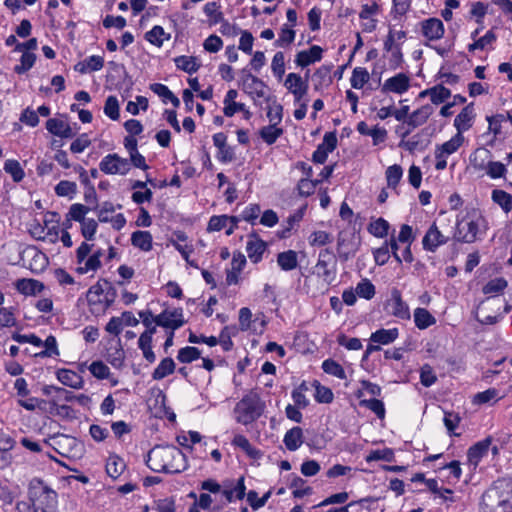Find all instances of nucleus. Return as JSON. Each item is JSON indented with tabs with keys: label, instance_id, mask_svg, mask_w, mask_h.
Returning a JSON list of instances; mask_svg holds the SVG:
<instances>
[{
	"label": "nucleus",
	"instance_id": "obj_51",
	"mask_svg": "<svg viewBox=\"0 0 512 512\" xmlns=\"http://www.w3.org/2000/svg\"><path fill=\"white\" fill-rule=\"evenodd\" d=\"M245 490H246V487L244 484V478L241 477L238 479V482L234 488L225 489V490H223L222 494L228 502H232L234 497L239 500L243 499L245 496Z\"/></svg>",
	"mask_w": 512,
	"mask_h": 512
},
{
	"label": "nucleus",
	"instance_id": "obj_46",
	"mask_svg": "<svg viewBox=\"0 0 512 512\" xmlns=\"http://www.w3.org/2000/svg\"><path fill=\"white\" fill-rule=\"evenodd\" d=\"M45 349L36 354V356L45 358V357H56L59 356L60 352L57 345V340L53 335H49L45 341H43V345Z\"/></svg>",
	"mask_w": 512,
	"mask_h": 512
},
{
	"label": "nucleus",
	"instance_id": "obj_54",
	"mask_svg": "<svg viewBox=\"0 0 512 512\" xmlns=\"http://www.w3.org/2000/svg\"><path fill=\"white\" fill-rule=\"evenodd\" d=\"M104 113L111 120H118L120 117L119 113V101L116 96H108L105 105H104Z\"/></svg>",
	"mask_w": 512,
	"mask_h": 512
},
{
	"label": "nucleus",
	"instance_id": "obj_31",
	"mask_svg": "<svg viewBox=\"0 0 512 512\" xmlns=\"http://www.w3.org/2000/svg\"><path fill=\"white\" fill-rule=\"evenodd\" d=\"M277 263L284 271L294 270L298 265L297 253L294 250H287L277 255Z\"/></svg>",
	"mask_w": 512,
	"mask_h": 512
},
{
	"label": "nucleus",
	"instance_id": "obj_8",
	"mask_svg": "<svg viewBox=\"0 0 512 512\" xmlns=\"http://www.w3.org/2000/svg\"><path fill=\"white\" fill-rule=\"evenodd\" d=\"M336 263V256L331 249L325 248L319 252L316 269L318 271V275L327 284H331L335 280Z\"/></svg>",
	"mask_w": 512,
	"mask_h": 512
},
{
	"label": "nucleus",
	"instance_id": "obj_16",
	"mask_svg": "<svg viewBox=\"0 0 512 512\" xmlns=\"http://www.w3.org/2000/svg\"><path fill=\"white\" fill-rule=\"evenodd\" d=\"M475 116L473 103L466 105L454 119V127L457 133L463 135L465 131L469 130L472 127Z\"/></svg>",
	"mask_w": 512,
	"mask_h": 512
},
{
	"label": "nucleus",
	"instance_id": "obj_48",
	"mask_svg": "<svg viewBox=\"0 0 512 512\" xmlns=\"http://www.w3.org/2000/svg\"><path fill=\"white\" fill-rule=\"evenodd\" d=\"M389 230V223L383 219L378 218L371 222L368 226V231L377 238H384L387 236Z\"/></svg>",
	"mask_w": 512,
	"mask_h": 512
},
{
	"label": "nucleus",
	"instance_id": "obj_57",
	"mask_svg": "<svg viewBox=\"0 0 512 512\" xmlns=\"http://www.w3.org/2000/svg\"><path fill=\"white\" fill-rule=\"evenodd\" d=\"M507 287V281L504 278H494L484 285L482 291L484 294L497 295Z\"/></svg>",
	"mask_w": 512,
	"mask_h": 512
},
{
	"label": "nucleus",
	"instance_id": "obj_39",
	"mask_svg": "<svg viewBox=\"0 0 512 512\" xmlns=\"http://www.w3.org/2000/svg\"><path fill=\"white\" fill-rule=\"evenodd\" d=\"M150 89L162 98L164 103L170 101L174 107H179L180 100L170 91V89L161 83H154L150 86Z\"/></svg>",
	"mask_w": 512,
	"mask_h": 512
},
{
	"label": "nucleus",
	"instance_id": "obj_15",
	"mask_svg": "<svg viewBox=\"0 0 512 512\" xmlns=\"http://www.w3.org/2000/svg\"><path fill=\"white\" fill-rule=\"evenodd\" d=\"M409 87L410 78L405 73H398L384 82L382 91L403 94L409 89Z\"/></svg>",
	"mask_w": 512,
	"mask_h": 512
},
{
	"label": "nucleus",
	"instance_id": "obj_1",
	"mask_svg": "<svg viewBox=\"0 0 512 512\" xmlns=\"http://www.w3.org/2000/svg\"><path fill=\"white\" fill-rule=\"evenodd\" d=\"M146 464L154 472L170 474L180 473L187 467L185 455L173 445L152 448L147 454Z\"/></svg>",
	"mask_w": 512,
	"mask_h": 512
},
{
	"label": "nucleus",
	"instance_id": "obj_12",
	"mask_svg": "<svg viewBox=\"0 0 512 512\" xmlns=\"http://www.w3.org/2000/svg\"><path fill=\"white\" fill-rule=\"evenodd\" d=\"M284 86L293 94L296 102H300L308 92V82L297 73H289Z\"/></svg>",
	"mask_w": 512,
	"mask_h": 512
},
{
	"label": "nucleus",
	"instance_id": "obj_34",
	"mask_svg": "<svg viewBox=\"0 0 512 512\" xmlns=\"http://www.w3.org/2000/svg\"><path fill=\"white\" fill-rule=\"evenodd\" d=\"M145 39L157 47H161L164 41L170 39V34L166 33L162 26L156 25L145 33Z\"/></svg>",
	"mask_w": 512,
	"mask_h": 512
},
{
	"label": "nucleus",
	"instance_id": "obj_60",
	"mask_svg": "<svg viewBox=\"0 0 512 512\" xmlns=\"http://www.w3.org/2000/svg\"><path fill=\"white\" fill-rule=\"evenodd\" d=\"M502 397L499 396V391L495 388H489L483 392H479L474 396L473 402L475 404H486L490 401H497Z\"/></svg>",
	"mask_w": 512,
	"mask_h": 512
},
{
	"label": "nucleus",
	"instance_id": "obj_14",
	"mask_svg": "<svg viewBox=\"0 0 512 512\" xmlns=\"http://www.w3.org/2000/svg\"><path fill=\"white\" fill-rule=\"evenodd\" d=\"M104 291L105 288L100 281L89 288L87 292V301L90 310L93 313H104L107 310L106 308H102V305H104Z\"/></svg>",
	"mask_w": 512,
	"mask_h": 512
},
{
	"label": "nucleus",
	"instance_id": "obj_62",
	"mask_svg": "<svg viewBox=\"0 0 512 512\" xmlns=\"http://www.w3.org/2000/svg\"><path fill=\"white\" fill-rule=\"evenodd\" d=\"M267 118L270 124L279 125L283 118V106L274 101L268 106Z\"/></svg>",
	"mask_w": 512,
	"mask_h": 512
},
{
	"label": "nucleus",
	"instance_id": "obj_58",
	"mask_svg": "<svg viewBox=\"0 0 512 512\" xmlns=\"http://www.w3.org/2000/svg\"><path fill=\"white\" fill-rule=\"evenodd\" d=\"M321 180H311L308 178H302L297 184V190L300 196L308 197L315 192L317 185Z\"/></svg>",
	"mask_w": 512,
	"mask_h": 512
},
{
	"label": "nucleus",
	"instance_id": "obj_33",
	"mask_svg": "<svg viewBox=\"0 0 512 512\" xmlns=\"http://www.w3.org/2000/svg\"><path fill=\"white\" fill-rule=\"evenodd\" d=\"M175 370V362L172 358L166 357L158 364L152 373L154 380H162L171 375Z\"/></svg>",
	"mask_w": 512,
	"mask_h": 512
},
{
	"label": "nucleus",
	"instance_id": "obj_28",
	"mask_svg": "<svg viewBox=\"0 0 512 512\" xmlns=\"http://www.w3.org/2000/svg\"><path fill=\"white\" fill-rule=\"evenodd\" d=\"M283 442L289 451L297 450L303 443L302 428L296 426L288 430L284 436Z\"/></svg>",
	"mask_w": 512,
	"mask_h": 512
},
{
	"label": "nucleus",
	"instance_id": "obj_3",
	"mask_svg": "<svg viewBox=\"0 0 512 512\" xmlns=\"http://www.w3.org/2000/svg\"><path fill=\"white\" fill-rule=\"evenodd\" d=\"M456 226L455 238L461 242L473 243L477 240L479 234L485 232L487 223L481 211L472 208L457 221Z\"/></svg>",
	"mask_w": 512,
	"mask_h": 512
},
{
	"label": "nucleus",
	"instance_id": "obj_24",
	"mask_svg": "<svg viewBox=\"0 0 512 512\" xmlns=\"http://www.w3.org/2000/svg\"><path fill=\"white\" fill-rule=\"evenodd\" d=\"M433 113V107L431 105H424L419 109L415 110L406 120L407 125L414 129L418 126L423 125L430 115Z\"/></svg>",
	"mask_w": 512,
	"mask_h": 512
},
{
	"label": "nucleus",
	"instance_id": "obj_2",
	"mask_svg": "<svg viewBox=\"0 0 512 512\" xmlns=\"http://www.w3.org/2000/svg\"><path fill=\"white\" fill-rule=\"evenodd\" d=\"M479 512H512V480L494 481L482 494Z\"/></svg>",
	"mask_w": 512,
	"mask_h": 512
},
{
	"label": "nucleus",
	"instance_id": "obj_27",
	"mask_svg": "<svg viewBox=\"0 0 512 512\" xmlns=\"http://www.w3.org/2000/svg\"><path fill=\"white\" fill-rule=\"evenodd\" d=\"M131 243L134 247L148 252L152 249L153 238L149 231L138 230L132 233Z\"/></svg>",
	"mask_w": 512,
	"mask_h": 512
},
{
	"label": "nucleus",
	"instance_id": "obj_53",
	"mask_svg": "<svg viewBox=\"0 0 512 512\" xmlns=\"http://www.w3.org/2000/svg\"><path fill=\"white\" fill-rule=\"evenodd\" d=\"M315 387V400L318 403H331L333 401V392L330 388L322 386L318 381H314L313 383Z\"/></svg>",
	"mask_w": 512,
	"mask_h": 512
},
{
	"label": "nucleus",
	"instance_id": "obj_9",
	"mask_svg": "<svg viewBox=\"0 0 512 512\" xmlns=\"http://www.w3.org/2000/svg\"><path fill=\"white\" fill-rule=\"evenodd\" d=\"M99 169L107 175H126L130 171V162L117 153H112L102 158Z\"/></svg>",
	"mask_w": 512,
	"mask_h": 512
},
{
	"label": "nucleus",
	"instance_id": "obj_61",
	"mask_svg": "<svg viewBox=\"0 0 512 512\" xmlns=\"http://www.w3.org/2000/svg\"><path fill=\"white\" fill-rule=\"evenodd\" d=\"M272 491H267L262 497L258 498V494L256 491L251 490L247 494V500L252 507L253 510H258L259 508L263 507L268 499L271 497Z\"/></svg>",
	"mask_w": 512,
	"mask_h": 512
},
{
	"label": "nucleus",
	"instance_id": "obj_42",
	"mask_svg": "<svg viewBox=\"0 0 512 512\" xmlns=\"http://www.w3.org/2000/svg\"><path fill=\"white\" fill-rule=\"evenodd\" d=\"M296 37V32L293 30L292 27H290L288 24H283L277 40L274 42V45L276 47H288L291 45Z\"/></svg>",
	"mask_w": 512,
	"mask_h": 512
},
{
	"label": "nucleus",
	"instance_id": "obj_36",
	"mask_svg": "<svg viewBox=\"0 0 512 512\" xmlns=\"http://www.w3.org/2000/svg\"><path fill=\"white\" fill-rule=\"evenodd\" d=\"M283 132V129L278 125L269 124L260 129L259 135L267 145H272L282 136Z\"/></svg>",
	"mask_w": 512,
	"mask_h": 512
},
{
	"label": "nucleus",
	"instance_id": "obj_64",
	"mask_svg": "<svg viewBox=\"0 0 512 512\" xmlns=\"http://www.w3.org/2000/svg\"><path fill=\"white\" fill-rule=\"evenodd\" d=\"M89 212V208L83 204L75 203L72 204L69 208V211L67 213L69 219H72L74 221H77L81 223L86 218V214Z\"/></svg>",
	"mask_w": 512,
	"mask_h": 512
},
{
	"label": "nucleus",
	"instance_id": "obj_19",
	"mask_svg": "<svg viewBox=\"0 0 512 512\" xmlns=\"http://www.w3.org/2000/svg\"><path fill=\"white\" fill-rule=\"evenodd\" d=\"M15 289L24 296L40 294L45 286L42 282L32 278H21L14 283Z\"/></svg>",
	"mask_w": 512,
	"mask_h": 512
},
{
	"label": "nucleus",
	"instance_id": "obj_25",
	"mask_svg": "<svg viewBox=\"0 0 512 512\" xmlns=\"http://www.w3.org/2000/svg\"><path fill=\"white\" fill-rule=\"evenodd\" d=\"M398 336L399 330L397 328L379 329L371 334L369 340L379 345H388L393 343Z\"/></svg>",
	"mask_w": 512,
	"mask_h": 512
},
{
	"label": "nucleus",
	"instance_id": "obj_32",
	"mask_svg": "<svg viewBox=\"0 0 512 512\" xmlns=\"http://www.w3.org/2000/svg\"><path fill=\"white\" fill-rule=\"evenodd\" d=\"M464 143V136L460 133H456L450 140L436 147V151L449 156L455 153Z\"/></svg>",
	"mask_w": 512,
	"mask_h": 512
},
{
	"label": "nucleus",
	"instance_id": "obj_37",
	"mask_svg": "<svg viewBox=\"0 0 512 512\" xmlns=\"http://www.w3.org/2000/svg\"><path fill=\"white\" fill-rule=\"evenodd\" d=\"M152 339L153 337L143 332L138 339V347L143 353V357L149 363H153L156 360L155 353L152 350Z\"/></svg>",
	"mask_w": 512,
	"mask_h": 512
},
{
	"label": "nucleus",
	"instance_id": "obj_55",
	"mask_svg": "<svg viewBox=\"0 0 512 512\" xmlns=\"http://www.w3.org/2000/svg\"><path fill=\"white\" fill-rule=\"evenodd\" d=\"M200 356L201 352L198 348L187 346L178 351L177 359L182 363H191L192 361L199 359Z\"/></svg>",
	"mask_w": 512,
	"mask_h": 512
},
{
	"label": "nucleus",
	"instance_id": "obj_17",
	"mask_svg": "<svg viewBox=\"0 0 512 512\" xmlns=\"http://www.w3.org/2000/svg\"><path fill=\"white\" fill-rule=\"evenodd\" d=\"M265 83L258 77L247 73L243 77V90L248 93L254 100L265 96Z\"/></svg>",
	"mask_w": 512,
	"mask_h": 512
},
{
	"label": "nucleus",
	"instance_id": "obj_11",
	"mask_svg": "<svg viewBox=\"0 0 512 512\" xmlns=\"http://www.w3.org/2000/svg\"><path fill=\"white\" fill-rule=\"evenodd\" d=\"M387 309L390 315L402 319H410V309L407 303L402 299L401 292L398 289L391 291V298L387 301Z\"/></svg>",
	"mask_w": 512,
	"mask_h": 512
},
{
	"label": "nucleus",
	"instance_id": "obj_10",
	"mask_svg": "<svg viewBox=\"0 0 512 512\" xmlns=\"http://www.w3.org/2000/svg\"><path fill=\"white\" fill-rule=\"evenodd\" d=\"M182 309L164 310L155 316V324L175 331L184 325Z\"/></svg>",
	"mask_w": 512,
	"mask_h": 512
},
{
	"label": "nucleus",
	"instance_id": "obj_49",
	"mask_svg": "<svg viewBox=\"0 0 512 512\" xmlns=\"http://www.w3.org/2000/svg\"><path fill=\"white\" fill-rule=\"evenodd\" d=\"M290 487L294 488L292 492L294 498H302L312 494L313 492V489L310 486H305V480L298 476L294 477Z\"/></svg>",
	"mask_w": 512,
	"mask_h": 512
},
{
	"label": "nucleus",
	"instance_id": "obj_6",
	"mask_svg": "<svg viewBox=\"0 0 512 512\" xmlns=\"http://www.w3.org/2000/svg\"><path fill=\"white\" fill-rule=\"evenodd\" d=\"M470 163L477 171H485L491 179L503 178L507 174L506 165L492 160V153L484 147L477 148L470 155Z\"/></svg>",
	"mask_w": 512,
	"mask_h": 512
},
{
	"label": "nucleus",
	"instance_id": "obj_26",
	"mask_svg": "<svg viewBox=\"0 0 512 512\" xmlns=\"http://www.w3.org/2000/svg\"><path fill=\"white\" fill-rule=\"evenodd\" d=\"M266 250V243L254 237L253 239L248 240L246 245V252L248 254L249 259L253 263H258L261 261L263 253Z\"/></svg>",
	"mask_w": 512,
	"mask_h": 512
},
{
	"label": "nucleus",
	"instance_id": "obj_43",
	"mask_svg": "<svg viewBox=\"0 0 512 512\" xmlns=\"http://www.w3.org/2000/svg\"><path fill=\"white\" fill-rule=\"evenodd\" d=\"M369 79L370 75L366 68L356 67L352 71L350 83L354 89H362Z\"/></svg>",
	"mask_w": 512,
	"mask_h": 512
},
{
	"label": "nucleus",
	"instance_id": "obj_7",
	"mask_svg": "<svg viewBox=\"0 0 512 512\" xmlns=\"http://www.w3.org/2000/svg\"><path fill=\"white\" fill-rule=\"evenodd\" d=\"M361 246V238L353 231L342 230L337 236V254L342 262L354 257Z\"/></svg>",
	"mask_w": 512,
	"mask_h": 512
},
{
	"label": "nucleus",
	"instance_id": "obj_20",
	"mask_svg": "<svg viewBox=\"0 0 512 512\" xmlns=\"http://www.w3.org/2000/svg\"><path fill=\"white\" fill-rule=\"evenodd\" d=\"M322 48L318 45L311 46L308 50L299 51L295 57V63L302 68L322 59Z\"/></svg>",
	"mask_w": 512,
	"mask_h": 512
},
{
	"label": "nucleus",
	"instance_id": "obj_38",
	"mask_svg": "<svg viewBox=\"0 0 512 512\" xmlns=\"http://www.w3.org/2000/svg\"><path fill=\"white\" fill-rule=\"evenodd\" d=\"M491 198L505 213H509L512 210V195L510 193L501 189H494Z\"/></svg>",
	"mask_w": 512,
	"mask_h": 512
},
{
	"label": "nucleus",
	"instance_id": "obj_21",
	"mask_svg": "<svg viewBox=\"0 0 512 512\" xmlns=\"http://www.w3.org/2000/svg\"><path fill=\"white\" fill-rule=\"evenodd\" d=\"M490 444L491 440L487 438L471 446L467 452L469 464L476 468L480 460L487 455Z\"/></svg>",
	"mask_w": 512,
	"mask_h": 512
},
{
	"label": "nucleus",
	"instance_id": "obj_22",
	"mask_svg": "<svg viewBox=\"0 0 512 512\" xmlns=\"http://www.w3.org/2000/svg\"><path fill=\"white\" fill-rule=\"evenodd\" d=\"M56 377L63 385L73 389H81L84 384L83 378L77 372L70 369H58Z\"/></svg>",
	"mask_w": 512,
	"mask_h": 512
},
{
	"label": "nucleus",
	"instance_id": "obj_40",
	"mask_svg": "<svg viewBox=\"0 0 512 512\" xmlns=\"http://www.w3.org/2000/svg\"><path fill=\"white\" fill-rule=\"evenodd\" d=\"M174 62L178 69L183 70L189 74L195 73L200 68V64L197 62V58L193 56H178L174 59Z\"/></svg>",
	"mask_w": 512,
	"mask_h": 512
},
{
	"label": "nucleus",
	"instance_id": "obj_4",
	"mask_svg": "<svg viewBox=\"0 0 512 512\" xmlns=\"http://www.w3.org/2000/svg\"><path fill=\"white\" fill-rule=\"evenodd\" d=\"M264 409L265 403L260 396L255 392H250L236 403L233 409L234 419L237 423L247 426L257 421Z\"/></svg>",
	"mask_w": 512,
	"mask_h": 512
},
{
	"label": "nucleus",
	"instance_id": "obj_52",
	"mask_svg": "<svg viewBox=\"0 0 512 512\" xmlns=\"http://www.w3.org/2000/svg\"><path fill=\"white\" fill-rule=\"evenodd\" d=\"M359 297L370 300L375 296V286L368 279H362L355 288Z\"/></svg>",
	"mask_w": 512,
	"mask_h": 512
},
{
	"label": "nucleus",
	"instance_id": "obj_29",
	"mask_svg": "<svg viewBox=\"0 0 512 512\" xmlns=\"http://www.w3.org/2000/svg\"><path fill=\"white\" fill-rule=\"evenodd\" d=\"M126 468V464L122 458L117 455H110L106 461V472L112 479L121 476Z\"/></svg>",
	"mask_w": 512,
	"mask_h": 512
},
{
	"label": "nucleus",
	"instance_id": "obj_45",
	"mask_svg": "<svg viewBox=\"0 0 512 512\" xmlns=\"http://www.w3.org/2000/svg\"><path fill=\"white\" fill-rule=\"evenodd\" d=\"M52 440L55 449L61 455H67V452L65 451L66 447L71 448L77 446L76 438L67 435H58L53 437Z\"/></svg>",
	"mask_w": 512,
	"mask_h": 512
},
{
	"label": "nucleus",
	"instance_id": "obj_30",
	"mask_svg": "<svg viewBox=\"0 0 512 512\" xmlns=\"http://www.w3.org/2000/svg\"><path fill=\"white\" fill-rule=\"evenodd\" d=\"M414 322L417 328L424 330L436 323L435 317L425 308L414 310Z\"/></svg>",
	"mask_w": 512,
	"mask_h": 512
},
{
	"label": "nucleus",
	"instance_id": "obj_56",
	"mask_svg": "<svg viewBox=\"0 0 512 512\" xmlns=\"http://www.w3.org/2000/svg\"><path fill=\"white\" fill-rule=\"evenodd\" d=\"M322 369L325 373L333 375L339 379H345L346 374L343 367L332 359H327L322 363Z\"/></svg>",
	"mask_w": 512,
	"mask_h": 512
},
{
	"label": "nucleus",
	"instance_id": "obj_50",
	"mask_svg": "<svg viewBox=\"0 0 512 512\" xmlns=\"http://www.w3.org/2000/svg\"><path fill=\"white\" fill-rule=\"evenodd\" d=\"M430 99L432 103L434 104H441L444 101H446L450 95L451 92L448 88L444 87L443 85H437L430 89H428Z\"/></svg>",
	"mask_w": 512,
	"mask_h": 512
},
{
	"label": "nucleus",
	"instance_id": "obj_23",
	"mask_svg": "<svg viewBox=\"0 0 512 512\" xmlns=\"http://www.w3.org/2000/svg\"><path fill=\"white\" fill-rule=\"evenodd\" d=\"M46 129L53 135L61 138H71L74 133L70 125L58 118H50L46 122Z\"/></svg>",
	"mask_w": 512,
	"mask_h": 512
},
{
	"label": "nucleus",
	"instance_id": "obj_47",
	"mask_svg": "<svg viewBox=\"0 0 512 512\" xmlns=\"http://www.w3.org/2000/svg\"><path fill=\"white\" fill-rule=\"evenodd\" d=\"M309 388L305 381H303L297 388L292 391V399L298 408H306L309 405V400L305 396V392Z\"/></svg>",
	"mask_w": 512,
	"mask_h": 512
},
{
	"label": "nucleus",
	"instance_id": "obj_41",
	"mask_svg": "<svg viewBox=\"0 0 512 512\" xmlns=\"http://www.w3.org/2000/svg\"><path fill=\"white\" fill-rule=\"evenodd\" d=\"M232 444L242 449L249 457L253 459H258L261 456V452L253 447L244 435H236L232 441Z\"/></svg>",
	"mask_w": 512,
	"mask_h": 512
},
{
	"label": "nucleus",
	"instance_id": "obj_63",
	"mask_svg": "<svg viewBox=\"0 0 512 512\" xmlns=\"http://www.w3.org/2000/svg\"><path fill=\"white\" fill-rule=\"evenodd\" d=\"M271 69L278 79L283 77L285 73V56L283 52L279 51L275 53L272 59Z\"/></svg>",
	"mask_w": 512,
	"mask_h": 512
},
{
	"label": "nucleus",
	"instance_id": "obj_35",
	"mask_svg": "<svg viewBox=\"0 0 512 512\" xmlns=\"http://www.w3.org/2000/svg\"><path fill=\"white\" fill-rule=\"evenodd\" d=\"M102 250L95 251L89 258H86L85 261L77 268V272L79 274H86L91 271H96L101 267L100 258L102 257Z\"/></svg>",
	"mask_w": 512,
	"mask_h": 512
},
{
	"label": "nucleus",
	"instance_id": "obj_18",
	"mask_svg": "<svg viewBox=\"0 0 512 512\" xmlns=\"http://www.w3.org/2000/svg\"><path fill=\"white\" fill-rule=\"evenodd\" d=\"M448 238L445 237L438 229L436 224H433L428 231L426 232L425 236L423 237L422 244L423 248L427 251L434 252L436 249L447 243Z\"/></svg>",
	"mask_w": 512,
	"mask_h": 512
},
{
	"label": "nucleus",
	"instance_id": "obj_13",
	"mask_svg": "<svg viewBox=\"0 0 512 512\" xmlns=\"http://www.w3.org/2000/svg\"><path fill=\"white\" fill-rule=\"evenodd\" d=\"M422 35L429 41L439 40L443 37L445 29L443 22L438 18H429L421 23Z\"/></svg>",
	"mask_w": 512,
	"mask_h": 512
},
{
	"label": "nucleus",
	"instance_id": "obj_5",
	"mask_svg": "<svg viewBox=\"0 0 512 512\" xmlns=\"http://www.w3.org/2000/svg\"><path fill=\"white\" fill-rule=\"evenodd\" d=\"M28 496L35 509L40 512H55L57 494L38 478L30 481Z\"/></svg>",
	"mask_w": 512,
	"mask_h": 512
},
{
	"label": "nucleus",
	"instance_id": "obj_44",
	"mask_svg": "<svg viewBox=\"0 0 512 512\" xmlns=\"http://www.w3.org/2000/svg\"><path fill=\"white\" fill-rule=\"evenodd\" d=\"M4 171L11 175L14 182H20L25 176V172L17 160L9 159L4 164Z\"/></svg>",
	"mask_w": 512,
	"mask_h": 512
},
{
	"label": "nucleus",
	"instance_id": "obj_59",
	"mask_svg": "<svg viewBox=\"0 0 512 512\" xmlns=\"http://www.w3.org/2000/svg\"><path fill=\"white\" fill-rule=\"evenodd\" d=\"M385 174L388 187L395 188L402 178L403 170L400 165L394 164L387 168Z\"/></svg>",
	"mask_w": 512,
	"mask_h": 512
}]
</instances>
